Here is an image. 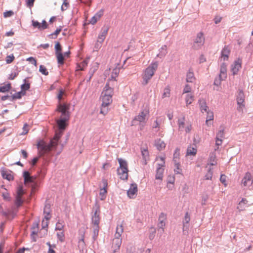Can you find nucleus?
<instances>
[{"instance_id":"47","label":"nucleus","mask_w":253,"mask_h":253,"mask_svg":"<svg viewBox=\"0 0 253 253\" xmlns=\"http://www.w3.org/2000/svg\"><path fill=\"white\" fill-rule=\"evenodd\" d=\"M106 193H107L106 189H100V191L99 194H100V196H101V197H100L101 200H104L105 199Z\"/></svg>"},{"instance_id":"60","label":"nucleus","mask_w":253,"mask_h":253,"mask_svg":"<svg viewBox=\"0 0 253 253\" xmlns=\"http://www.w3.org/2000/svg\"><path fill=\"white\" fill-rule=\"evenodd\" d=\"M27 61H29L31 63L34 64L35 66H37V61L34 57H30L27 59Z\"/></svg>"},{"instance_id":"9","label":"nucleus","mask_w":253,"mask_h":253,"mask_svg":"<svg viewBox=\"0 0 253 253\" xmlns=\"http://www.w3.org/2000/svg\"><path fill=\"white\" fill-rule=\"evenodd\" d=\"M148 113L147 110H143L141 111L138 115L136 116L132 121V125H134L136 121H138L140 123H144L145 122V117Z\"/></svg>"},{"instance_id":"62","label":"nucleus","mask_w":253,"mask_h":253,"mask_svg":"<svg viewBox=\"0 0 253 253\" xmlns=\"http://www.w3.org/2000/svg\"><path fill=\"white\" fill-rule=\"evenodd\" d=\"M35 0H26V5L29 7H31L34 5Z\"/></svg>"},{"instance_id":"10","label":"nucleus","mask_w":253,"mask_h":253,"mask_svg":"<svg viewBox=\"0 0 253 253\" xmlns=\"http://www.w3.org/2000/svg\"><path fill=\"white\" fill-rule=\"evenodd\" d=\"M32 26L35 28H38L40 31L43 30L48 27V24L45 20H43L42 23H40L38 21L32 20Z\"/></svg>"},{"instance_id":"23","label":"nucleus","mask_w":253,"mask_h":253,"mask_svg":"<svg viewBox=\"0 0 253 253\" xmlns=\"http://www.w3.org/2000/svg\"><path fill=\"white\" fill-rule=\"evenodd\" d=\"M180 155V149L178 148H176L174 153L173 154V161L174 163L175 166H177V169H178V166H180L178 159Z\"/></svg>"},{"instance_id":"56","label":"nucleus","mask_w":253,"mask_h":253,"mask_svg":"<svg viewBox=\"0 0 253 253\" xmlns=\"http://www.w3.org/2000/svg\"><path fill=\"white\" fill-rule=\"evenodd\" d=\"M215 159L216 157L215 155L212 153L211 156H210V161L212 162V163H211V165L212 166H214L216 165V163L215 162Z\"/></svg>"},{"instance_id":"3","label":"nucleus","mask_w":253,"mask_h":253,"mask_svg":"<svg viewBox=\"0 0 253 253\" xmlns=\"http://www.w3.org/2000/svg\"><path fill=\"white\" fill-rule=\"evenodd\" d=\"M24 177V182L25 185L30 184L32 187V191H34L37 186L36 182V177L31 176L30 173L28 171H24L23 173Z\"/></svg>"},{"instance_id":"19","label":"nucleus","mask_w":253,"mask_h":253,"mask_svg":"<svg viewBox=\"0 0 253 253\" xmlns=\"http://www.w3.org/2000/svg\"><path fill=\"white\" fill-rule=\"evenodd\" d=\"M226 64L225 63H223L220 66V78L222 79H225L227 77L226 75Z\"/></svg>"},{"instance_id":"42","label":"nucleus","mask_w":253,"mask_h":253,"mask_svg":"<svg viewBox=\"0 0 253 253\" xmlns=\"http://www.w3.org/2000/svg\"><path fill=\"white\" fill-rule=\"evenodd\" d=\"M39 71L44 75L47 76L48 75V72L43 65L40 66Z\"/></svg>"},{"instance_id":"33","label":"nucleus","mask_w":253,"mask_h":253,"mask_svg":"<svg viewBox=\"0 0 253 253\" xmlns=\"http://www.w3.org/2000/svg\"><path fill=\"white\" fill-rule=\"evenodd\" d=\"M197 153V149L195 148L189 146L187 149L186 155H195Z\"/></svg>"},{"instance_id":"59","label":"nucleus","mask_w":253,"mask_h":253,"mask_svg":"<svg viewBox=\"0 0 253 253\" xmlns=\"http://www.w3.org/2000/svg\"><path fill=\"white\" fill-rule=\"evenodd\" d=\"M170 95V90L169 88H165L164 89V92L163 94V97H169Z\"/></svg>"},{"instance_id":"22","label":"nucleus","mask_w":253,"mask_h":253,"mask_svg":"<svg viewBox=\"0 0 253 253\" xmlns=\"http://www.w3.org/2000/svg\"><path fill=\"white\" fill-rule=\"evenodd\" d=\"M155 145L159 151L164 149L166 147V144L164 141L161 139H157L155 141Z\"/></svg>"},{"instance_id":"54","label":"nucleus","mask_w":253,"mask_h":253,"mask_svg":"<svg viewBox=\"0 0 253 253\" xmlns=\"http://www.w3.org/2000/svg\"><path fill=\"white\" fill-rule=\"evenodd\" d=\"M57 236L59 240L63 242L64 240V234L63 232H58L57 233Z\"/></svg>"},{"instance_id":"40","label":"nucleus","mask_w":253,"mask_h":253,"mask_svg":"<svg viewBox=\"0 0 253 253\" xmlns=\"http://www.w3.org/2000/svg\"><path fill=\"white\" fill-rule=\"evenodd\" d=\"M120 72L119 68H115L113 69L111 74V78L115 80L116 78L118 76Z\"/></svg>"},{"instance_id":"43","label":"nucleus","mask_w":253,"mask_h":253,"mask_svg":"<svg viewBox=\"0 0 253 253\" xmlns=\"http://www.w3.org/2000/svg\"><path fill=\"white\" fill-rule=\"evenodd\" d=\"M15 59V57L13 54H12L10 55H7L6 57L5 61L7 64H10L12 63Z\"/></svg>"},{"instance_id":"6","label":"nucleus","mask_w":253,"mask_h":253,"mask_svg":"<svg viewBox=\"0 0 253 253\" xmlns=\"http://www.w3.org/2000/svg\"><path fill=\"white\" fill-rule=\"evenodd\" d=\"M245 94L243 90L241 89H239L236 97L237 104L239 106L237 108L238 110H239L240 108L245 107Z\"/></svg>"},{"instance_id":"61","label":"nucleus","mask_w":253,"mask_h":253,"mask_svg":"<svg viewBox=\"0 0 253 253\" xmlns=\"http://www.w3.org/2000/svg\"><path fill=\"white\" fill-rule=\"evenodd\" d=\"M166 219V215L164 213H161L159 215V222H164L165 220Z\"/></svg>"},{"instance_id":"34","label":"nucleus","mask_w":253,"mask_h":253,"mask_svg":"<svg viewBox=\"0 0 253 253\" xmlns=\"http://www.w3.org/2000/svg\"><path fill=\"white\" fill-rule=\"evenodd\" d=\"M195 80L194 73L192 72H188L187 74L186 81L189 83H192Z\"/></svg>"},{"instance_id":"24","label":"nucleus","mask_w":253,"mask_h":253,"mask_svg":"<svg viewBox=\"0 0 253 253\" xmlns=\"http://www.w3.org/2000/svg\"><path fill=\"white\" fill-rule=\"evenodd\" d=\"M30 78L28 77L23 80L24 83L21 85V91L26 92L30 88V83L27 81Z\"/></svg>"},{"instance_id":"14","label":"nucleus","mask_w":253,"mask_h":253,"mask_svg":"<svg viewBox=\"0 0 253 253\" xmlns=\"http://www.w3.org/2000/svg\"><path fill=\"white\" fill-rule=\"evenodd\" d=\"M165 163L163 162V163L158 164L157 165L158 167L157 168L156 174L155 176L156 179L162 180L164 171L163 167L165 166Z\"/></svg>"},{"instance_id":"4","label":"nucleus","mask_w":253,"mask_h":253,"mask_svg":"<svg viewBox=\"0 0 253 253\" xmlns=\"http://www.w3.org/2000/svg\"><path fill=\"white\" fill-rule=\"evenodd\" d=\"M100 207L97 203L93 208V214L92 215V224L93 225L99 226L100 222Z\"/></svg>"},{"instance_id":"49","label":"nucleus","mask_w":253,"mask_h":253,"mask_svg":"<svg viewBox=\"0 0 253 253\" xmlns=\"http://www.w3.org/2000/svg\"><path fill=\"white\" fill-rule=\"evenodd\" d=\"M113 89L111 87H109L108 89H106V90H104V91L102 92L103 95H109L111 96H112Z\"/></svg>"},{"instance_id":"46","label":"nucleus","mask_w":253,"mask_h":253,"mask_svg":"<svg viewBox=\"0 0 253 253\" xmlns=\"http://www.w3.org/2000/svg\"><path fill=\"white\" fill-rule=\"evenodd\" d=\"M216 138H221L224 137V128L220 127V129L218 131L216 134Z\"/></svg>"},{"instance_id":"37","label":"nucleus","mask_w":253,"mask_h":253,"mask_svg":"<svg viewBox=\"0 0 253 253\" xmlns=\"http://www.w3.org/2000/svg\"><path fill=\"white\" fill-rule=\"evenodd\" d=\"M61 30H62V27H60L59 28H57L54 33L50 34L48 36V37H50V38L55 39L56 38L57 36L61 31Z\"/></svg>"},{"instance_id":"55","label":"nucleus","mask_w":253,"mask_h":253,"mask_svg":"<svg viewBox=\"0 0 253 253\" xmlns=\"http://www.w3.org/2000/svg\"><path fill=\"white\" fill-rule=\"evenodd\" d=\"M123 231H124V229H123V225L122 224L120 225H118L117 228H116V233H118V234H120L122 235V234L123 233Z\"/></svg>"},{"instance_id":"11","label":"nucleus","mask_w":253,"mask_h":253,"mask_svg":"<svg viewBox=\"0 0 253 253\" xmlns=\"http://www.w3.org/2000/svg\"><path fill=\"white\" fill-rule=\"evenodd\" d=\"M190 220V216L188 212L185 214L184 218L183 220V232L184 234L188 233L189 229V222Z\"/></svg>"},{"instance_id":"21","label":"nucleus","mask_w":253,"mask_h":253,"mask_svg":"<svg viewBox=\"0 0 253 253\" xmlns=\"http://www.w3.org/2000/svg\"><path fill=\"white\" fill-rule=\"evenodd\" d=\"M230 52V50L228 46L225 45L221 51V56L223 58L224 60H228Z\"/></svg>"},{"instance_id":"41","label":"nucleus","mask_w":253,"mask_h":253,"mask_svg":"<svg viewBox=\"0 0 253 253\" xmlns=\"http://www.w3.org/2000/svg\"><path fill=\"white\" fill-rule=\"evenodd\" d=\"M186 105H189L192 103L193 101V96L191 94H187L185 98Z\"/></svg>"},{"instance_id":"15","label":"nucleus","mask_w":253,"mask_h":253,"mask_svg":"<svg viewBox=\"0 0 253 253\" xmlns=\"http://www.w3.org/2000/svg\"><path fill=\"white\" fill-rule=\"evenodd\" d=\"M121 244L122 239H113L112 246V248L113 249L112 253H115L118 252L120 250Z\"/></svg>"},{"instance_id":"25","label":"nucleus","mask_w":253,"mask_h":253,"mask_svg":"<svg viewBox=\"0 0 253 253\" xmlns=\"http://www.w3.org/2000/svg\"><path fill=\"white\" fill-rule=\"evenodd\" d=\"M252 180V175L250 173L247 172L242 180V183L244 186H247L249 182H251Z\"/></svg>"},{"instance_id":"39","label":"nucleus","mask_w":253,"mask_h":253,"mask_svg":"<svg viewBox=\"0 0 253 253\" xmlns=\"http://www.w3.org/2000/svg\"><path fill=\"white\" fill-rule=\"evenodd\" d=\"M108 106L109 105H105L102 104L100 109V113L104 115H106L108 112Z\"/></svg>"},{"instance_id":"51","label":"nucleus","mask_w":253,"mask_h":253,"mask_svg":"<svg viewBox=\"0 0 253 253\" xmlns=\"http://www.w3.org/2000/svg\"><path fill=\"white\" fill-rule=\"evenodd\" d=\"M212 176V171L210 169L207 174L205 175V177L206 180L211 179Z\"/></svg>"},{"instance_id":"44","label":"nucleus","mask_w":253,"mask_h":253,"mask_svg":"<svg viewBox=\"0 0 253 253\" xmlns=\"http://www.w3.org/2000/svg\"><path fill=\"white\" fill-rule=\"evenodd\" d=\"M55 54L62 52V47L59 42H56L55 45Z\"/></svg>"},{"instance_id":"2","label":"nucleus","mask_w":253,"mask_h":253,"mask_svg":"<svg viewBox=\"0 0 253 253\" xmlns=\"http://www.w3.org/2000/svg\"><path fill=\"white\" fill-rule=\"evenodd\" d=\"M158 64L157 62H152L144 71L143 75V82L142 84L144 85H146L149 80L154 75V73L158 68Z\"/></svg>"},{"instance_id":"7","label":"nucleus","mask_w":253,"mask_h":253,"mask_svg":"<svg viewBox=\"0 0 253 253\" xmlns=\"http://www.w3.org/2000/svg\"><path fill=\"white\" fill-rule=\"evenodd\" d=\"M87 228H85L84 227H82L80 228L79 230V246L81 247L82 248H84L85 246V242L84 241V235L85 233L86 229Z\"/></svg>"},{"instance_id":"53","label":"nucleus","mask_w":253,"mask_h":253,"mask_svg":"<svg viewBox=\"0 0 253 253\" xmlns=\"http://www.w3.org/2000/svg\"><path fill=\"white\" fill-rule=\"evenodd\" d=\"M207 113V118L206 120V122L207 123L208 121L212 120L213 119V114L212 112L209 111Z\"/></svg>"},{"instance_id":"32","label":"nucleus","mask_w":253,"mask_h":253,"mask_svg":"<svg viewBox=\"0 0 253 253\" xmlns=\"http://www.w3.org/2000/svg\"><path fill=\"white\" fill-rule=\"evenodd\" d=\"M1 175L4 179H6L9 181L13 179V176L10 173H8L6 171L2 170L1 171Z\"/></svg>"},{"instance_id":"18","label":"nucleus","mask_w":253,"mask_h":253,"mask_svg":"<svg viewBox=\"0 0 253 253\" xmlns=\"http://www.w3.org/2000/svg\"><path fill=\"white\" fill-rule=\"evenodd\" d=\"M199 103L200 105V108L201 111L202 113H204V111L205 112H208L209 110L208 106L206 104V102L205 99H200L199 100Z\"/></svg>"},{"instance_id":"13","label":"nucleus","mask_w":253,"mask_h":253,"mask_svg":"<svg viewBox=\"0 0 253 253\" xmlns=\"http://www.w3.org/2000/svg\"><path fill=\"white\" fill-rule=\"evenodd\" d=\"M137 191V185L135 183L131 184L130 188L127 192L128 196L130 198H134Z\"/></svg>"},{"instance_id":"8","label":"nucleus","mask_w":253,"mask_h":253,"mask_svg":"<svg viewBox=\"0 0 253 253\" xmlns=\"http://www.w3.org/2000/svg\"><path fill=\"white\" fill-rule=\"evenodd\" d=\"M109 27L108 26L104 25L101 30V31L98 36V42H103L106 38L108 33Z\"/></svg>"},{"instance_id":"20","label":"nucleus","mask_w":253,"mask_h":253,"mask_svg":"<svg viewBox=\"0 0 253 253\" xmlns=\"http://www.w3.org/2000/svg\"><path fill=\"white\" fill-rule=\"evenodd\" d=\"M102 104L105 105H109L112 102V96L109 95H102Z\"/></svg>"},{"instance_id":"64","label":"nucleus","mask_w":253,"mask_h":253,"mask_svg":"<svg viewBox=\"0 0 253 253\" xmlns=\"http://www.w3.org/2000/svg\"><path fill=\"white\" fill-rule=\"evenodd\" d=\"M104 10L103 9H101L97 13H96L94 16H95L98 20L100 18V17L103 14Z\"/></svg>"},{"instance_id":"48","label":"nucleus","mask_w":253,"mask_h":253,"mask_svg":"<svg viewBox=\"0 0 253 253\" xmlns=\"http://www.w3.org/2000/svg\"><path fill=\"white\" fill-rule=\"evenodd\" d=\"M0 208L1 209V210L0 211V213H1V214L5 216L8 220L10 219V216H9V211H3V210L2 209V207L1 206H0Z\"/></svg>"},{"instance_id":"27","label":"nucleus","mask_w":253,"mask_h":253,"mask_svg":"<svg viewBox=\"0 0 253 253\" xmlns=\"http://www.w3.org/2000/svg\"><path fill=\"white\" fill-rule=\"evenodd\" d=\"M118 162L120 165L119 168L118 169H127V163L126 160H123L121 158L118 159Z\"/></svg>"},{"instance_id":"30","label":"nucleus","mask_w":253,"mask_h":253,"mask_svg":"<svg viewBox=\"0 0 253 253\" xmlns=\"http://www.w3.org/2000/svg\"><path fill=\"white\" fill-rule=\"evenodd\" d=\"M57 59V62L59 65H63L64 63V56L63 55V54L62 52L60 53H57L55 54Z\"/></svg>"},{"instance_id":"57","label":"nucleus","mask_w":253,"mask_h":253,"mask_svg":"<svg viewBox=\"0 0 253 253\" xmlns=\"http://www.w3.org/2000/svg\"><path fill=\"white\" fill-rule=\"evenodd\" d=\"M23 194H24V190L23 189V187H22V186H19L18 188L16 196H22V195Z\"/></svg>"},{"instance_id":"16","label":"nucleus","mask_w":253,"mask_h":253,"mask_svg":"<svg viewBox=\"0 0 253 253\" xmlns=\"http://www.w3.org/2000/svg\"><path fill=\"white\" fill-rule=\"evenodd\" d=\"M128 169H117V173L120 175V178L123 180H126L128 178Z\"/></svg>"},{"instance_id":"26","label":"nucleus","mask_w":253,"mask_h":253,"mask_svg":"<svg viewBox=\"0 0 253 253\" xmlns=\"http://www.w3.org/2000/svg\"><path fill=\"white\" fill-rule=\"evenodd\" d=\"M167 46L164 45L160 49V52L157 54V56L160 58L164 57L167 54Z\"/></svg>"},{"instance_id":"31","label":"nucleus","mask_w":253,"mask_h":253,"mask_svg":"<svg viewBox=\"0 0 253 253\" xmlns=\"http://www.w3.org/2000/svg\"><path fill=\"white\" fill-rule=\"evenodd\" d=\"M11 88V85L10 83H8L4 85L0 86V92H6L10 90Z\"/></svg>"},{"instance_id":"29","label":"nucleus","mask_w":253,"mask_h":253,"mask_svg":"<svg viewBox=\"0 0 253 253\" xmlns=\"http://www.w3.org/2000/svg\"><path fill=\"white\" fill-rule=\"evenodd\" d=\"M99 230V226H95L93 225V236H92V239L93 241H95L96 240L98 236V233Z\"/></svg>"},{"instance_id":"52","label":"nucleus","mask_w":253,"mask_h":253,"mask_svg":"<svg viewBox=\"0 0 253 253\" xmlns=\"http://www.w3.org/2000/svg\"><path fill=\"white\" fill-rule=\"evenodd\" d=\"M14 15V12L12 10L6 11L3 13V16L5 18L12 16Z\"/></svg>"},{"instance_id":"1","label":"nucleus","mask_w":253,"mask_h":253,"mask_svg":"<svg viewBox=\"0 0 253 253\" xmlns=\"http://www.w3.org/2000/svg\"><path fill=\"white\" fill-rule=\"evenodd\" d=\"M69 105L67 104L59 103L56 109L57 112L61 113L59 119L56 120V123L59 129L56 131L54 137L50 139L49 143H47L43 140H40L37 144V147L40 149L42 153L41 156L45 153L50 152L52 150H55L59 144V140L63 134V131L67 126V122L70 116L69 112Z\"/></svg>"},{"instance_id":"38","label":"nucleus","mask_w":253,"mask_h":253,"mask_svg":"<svg viewBox=\"0 0 253 253\" xmlns=\"http://www.w3.org/2000/svg\"><path fill=\"white\" fill-rule=\"evenodd\" d=\"M23 203V201L22 199V196H16L15 204L17 208L19 207L22 205Z\"/></svg>"},{"instance_id":"28","label":"nucleus","mask_w":253,"mask_h":253,"mask_svg":"<svg viewBox=\"0 0 253 253\" xmlns=\"http://www.w3.org/2000/svg\"><path fill=\"white\" fill-rule=\"evenodd\" d=\"M26 92H24L21 90L20 91H19L13 94L11 96V99H10V101H13L17 99H20L21 98L22 96H24Z\"/></svg>"},{"instance_id":"17","label":"nucleus","mask_w":253,"mask_h":253,"mask_svg":"<svg viewBox=\"0 0 253 253\" xmlns=\"http://www.w3.org/2000/svg\"><path fill=\"white\" fill-rule=\"evenodd\" d=\"M50 205L49 204H45L44 210H43V213L45 214L44 216V219H45L46 220H49L51 216L50 215Z\"/></svg>"},{"instance_id":"36","label":"nucleus","mask_w":253,"mask_h":253,"mask_svg":"<svg viewBox=\"0 0 253 253\" xmlns=\"http://www.w3.org/2000/svg\"><path fill=\"white\" fill-rule=\"evenodd\" d=\"M185 117H183L181 119H179L178 120V125L179 127V129L180 130H182V129L185 126Z\"/></svg>"},{"instance_id":"50","label":"nucleus","mask_w":253,"mask_h":253,"mask_svg":"<svg viewBox=\"0 0 253 253\" xmlns=\"http://www.w3.org/2000/svg\"><path fill=\"white\" fill-rule=\"evenodd\" d=\"M225 79H222L221 78H220V76H219L218 77H217L215 79L213 83V84L215 85H219L221 84V81L224 80Z\"/></svg>"},{"instance_id":"12","label":"nucleus","mask_w":253,"mask_h":253,"mask_svg":"<svg viewBox=\"0 0 253 253\" xmlns=\"http://www.w3.org/2000/svg\"><path fill=\"white\" fill-rule=\"evenodd\" d=\"M242 59L238 58L237 60L234 62V63L231 65V71L234 75H236L239 69L241 68Z\"/></svg>"},{"instance_id":"35","label":"nucleus","mask_w":253,"mask_h":253,"mask_svg":"<svg viewBox=\"0 0 253 253\" xmlns=\"http://www.w3.org/2000/svg\"><path fill=\"white\" fill-rule=\"evenodd\" d=\"M247 203V201L246 199H242V201H240L239 203V205L237 207V209L239 211H243L245 209V205Z\"/></svg>"},{"instance_id":"5","label":"nucleus","mask_w":253,"mask_h":253,"mask_svg":"<svg viewBox=\"0 0 253 253\" xmlns=\"http://www.w3.org/2000/svg\"><path fill=\"white\" fill-rule=\"evenodd\" d=\"M205 42V38L203 34L200 32L197 34L196 38L194 40L192 47L195 50L199 49L204 44Z\"/></svg>"},{"instance_id":"45","label":"nucleus","mask_w":253,"mask_h":253,"mask_svg":"<svg viewBox=\"0 0 253 253\" xmlns=\"http://www.w3.org/2000/svg\"><path fill=\"white\" fill-rule=\"evenodd\" d=\"M69 6V3L68 2H67V0H64L63 2L62 3V5L61 7V10L62 11H64L67 9V8Z\"/></svg>"},{"instance_id":"58","label":"nucleus","mask_w":253,"mask_h":253,"mask_svg":"<svg viewBox=\"0 0 253 253\" xmlns=\"http://www.w3.org/2000/svg\"><path fill=\"white\" fill-rule=\"evenodd\" d=\"M47 221L48 220H46V221H45L44 220H42V229H45L46 231H47V227L48 225Z\"/></svg>"},{"instance_id":"63","label":"nucleus","mask_w":253,"mask_h":253,"mask_svg":"<svg viewBox=\"0 0 253 253\" xmlns=\"http://www.w3.org/2000/svg\"><path fill=\"white\" fill-rule=\"evenodd\" d=\"M102 183L103 184V187L101 188L100 189H105L107 190V185H108L107 180L105 178L102 179Z\"/></svg>"}]
</instances>
